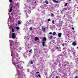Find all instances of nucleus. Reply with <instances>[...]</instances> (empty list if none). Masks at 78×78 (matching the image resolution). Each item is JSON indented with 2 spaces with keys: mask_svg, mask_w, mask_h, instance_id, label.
<instances>
[{
  "mask_svg": "<svg viewBox=\"0 0 78 78\" xmlns=\"http://www.w3.org/2000/svg\"><path fill=\"white\" fill-rule=\"evenodd\" d=\"M14 28H16V27H14Z\"/></svg>",
  "mask_w": 78,
  "mask_h": 78,
  "instance_id": "37998d69",
  "label": "nucleus"
},
{
  "mask_svg": "<svg viewBox=\"0 0 78 78\" xmlns=\"http://www.w3.org/2000/svg\"><path fill=\"white\" fill-rule=\"evenodd\" d=\"M54 63H55V64H56V63H55V62Z\"/></svg>",
  "mask_w": 78,
  "mask_h": 78,
  "instance_id": "a18cd8bd",
  "label": "nucleus"
},
{
  "mask_svg": "<svg viewBox=\"0 0 78 78\" xmlns=\"http://www.w3.org/2000/svg\"><path fill=\"white\" fill-rule=\"evenodd\" d=\"M16 30H19V27H16Z\"/></svg>",
  "mask_w": 78,
  "mask_h": 78,
  "instance_id": "2eb2a0df",
  "label": "nucleus"
},
{
  "mask_svg": "<svg viewBox=\"0 0 78 78\" xmlns=\"http://www.w3.org/2000/svg\"><path fill=\"white\" fill-rule=\"evenodd\" d=\"M38 76L39 77H41V75L40 74H38Z\"/></svg>",
  "mask_w": 78,
  "mask_h": 78,
  "instance_id": "a878e982",
  "label": "nucleus"
},
{
  "mask_svg": "<svg viewBox=\"0 0 78 78\" xmlns=\"http://www.w3.org/2000/svg\"><path fill=\"white\" fill-rule=\"evenodd\" d=\"M73 55H75V52H73Z\"/></svg>",
  "mask_w": 78,
  "mask_h": 78,
  "instance_id": "7c9ffc66",
  "label": "nucleus"
},
{
  "mask_svg": "<svg viewBox=\"0 0 78 78\" xmlns=\"http://www.w3.org/2000/svg\"><path fill=\"white\" fill-rule=\"evenodd\" d=\"M17 75H20V73L19 72L18 73Z\"/></svg>",
  "mask_w": 78,
  "mask_h": 78,
  "instance_id": "aec40b11",
  "label": "nucleus"
},
{
  "mask_svg": "<svg viewBox=\"0 0 78 78\" xmlns=\"http://www.w3.org/2000/svg\"><path fill=\"white\" fill-rule=\"evenodd\" d=\"M47 41V38L45 37H44L42 41H44V42H45V41Z\"/></svg>",
  "mask_w": 78,
  "mask_h": 78,
  "instance_id": "f03ea898",
  "label": "nucleus"
},
{
  "mask_svg": "<svg viewBox=\"0 0 78 78\" xmlns=\"http://www.w3.org/2000/svg\"><path fill=\"white\" fill-rule=\"evenodd\" d=\"M16 67L17 68H18V69H20V66H19L17 65Z\"/></svg>",
  "mask_w": 78,
  "mask_h": 78,
  "instance_id": "ddd939ff",
  "label": "nucleus"
},
{
  "mask_svg": "<svg viewBox=\"0 0 78 78\" xmlns=\"http://www.w3.org/2000/svg\"><path fill=\"white\" fill-rule=\"evenodd\" d=\"M56 34V32H54L53 34V36H55Z\"/></svg>",
  "mask_w": 78,
  "mask_h": 78,
  "instance_id": "f8f14e48",
  "label": "nucleus"
},
{
  "mask_svg": "<svg viewBox=\"0 0 78 78\" xmlns=\"http://www.w3.org/2000/svg\"><path fill=\"white\" fill-rule=\"evenodd\" d=\"M18 25H20V22L18 21Z\"/></svg>",
  "mask_w": 78,
  "mask_h": 78,
  "instance_id": "f3484780",
  "label": "nucleus"
},
{
  "mask_svg": "<svg viewBox=\"0 0 78 78\" xmlns=\"http://www.w3.org/2000/svg\"><path fill=\"white\" fill-rule=\"evenodd\" d=\"M36 77H37V78L38 77V76L37 75L36 76Z\"/></svg>",
  "mask_w": 78,
  "mask_h": 78,
  "instance_id": "f704fd0d",
  "label": "nucleus"
},
{
  "mask_svg": "<svg viewBox=\"0 0 78 78\" xmlns=\"http://www.w3.org/2000/svg\"><path fill=\"white\" fill-rule=\"evenodd\" d=\"M34 3H36V2L35 1V2H34Z\"/></svg>",
  "mask_w": 78,
  "mask_h": 78,
  "instance_id": "c9c22d12",
  "label": "nucleus"
},
{
  "mask_svg": "<svg viewBox=\"0 0 78 78\" xmlns=\"http://www.w3.org/2000/svg\"><path fill=\"white\" fill-rule=\"evenodd\" d=\"M48 22H50V21H51V20H50V19H48Z\"/></svg>",
  "mask_w": 78,
  "mask_h": 78,
  "instance_id": "4be33fe9",
  "label": "nucleus"
},
{
  "mask_svg": "<svg viewBox=\"0 0 78 78\" xmlns=\"http://www.w3.org/2000/svg\"><path fill=\"white\" fill-rule=\"evenodd\" d=\"M56 78H58V76H56Z\"/></svg>",
  "mask_w": 78,
  "mask_h": 78,
  "instance_id": "58836bf2",
  "label": "nucleus"
},
{
  "mask_svg": "<svg viewBox=\"0 0 78 78\" xmlns=\"http://www.w3.org/2000/svg\"><path fill=\"white\" fill-rule=\"evenodd\" d=\"M11 15H12V16H13V13H12V12L11 13Z\"/></svg>",
  "mask_w": 78,
  "mask_h": 78,
  "instance_id": "cd10ccee",
  "label": "nucleus"
},
{
  "mask_svg": "<svg viewBox=\"0 0 78 78\" xmlns=\"http://www.w3.org/2000/svg\"><path fill=\"white\" fill-rule=\"evenodd\" d=\"M53 16V13L51 14V16Z\"/></svg>",
  "mask_w": 78,
  "mask_h": 78,
  "instance_id": "2f4dec72",
  "label": "nucleus"
},
{
  "mask_svg": "<svg viewBox=\"0 0 78 78\" xmlns=\"http://www.w3.org/2000/svg\"><path fill=\"white\" fill-rule=\"evenodd\" d=\"M38 40H39V38L37 37H36L35 38V41H38Z\"/></svg>",
  "mask_w": 78,
  "mask_h": 78,
  "instance_id": "20e7f679",
  "label": "nucleus"
},
{
  "mask_svg": "<svg viewBox=\"0 0 78 78\" xmlns=\"http://www.w3.org/2000/svg\"><path fill=\"white\" fill-rule=\"evenodd\" d=\"M39 73V72H36V73Z\"/></svg>",
  "mask_w": 78,
  "mask_h": 78,
  "instance_id": "bb28decb",
  "label": "nucleus"
},
{
  "mask_svg": "<svg viewBox=\"0 0 78 78\" xmlns=\"http://www.w3.org/2000/svg\"><path fill=\"white\" fill-rule=\"evenodd\" d=\"M45 41H43L42 43V44L43 47H45Z\"/></svg>",
  "mask_w": 78,
  "mask_h": 78,
  "instance_id": "7ed1b4c3",
  "label": "nucleus"
},
{
  "mask_svg": "<svg viewBox=\"0 0 78 78\" xmlns=\"http://www.w3.org/2000/svg\"><path fill=\"white\" fill-rule=\"evenodd\" d=\"M53 2H56L57 3H58V1H56V0H53Z\"/></svg>",
  "mask_w": 78,
  "mask_h": 78,
  "instance_id": "1a4fd4ad",
  "label": "nucleus"
},
{
  "mask_svg": "<svg viewBox=\"0 0 78 78\" xmlns=\"http://www.w3.org/2000/svg\"><path fill=\"white\" fill-rule=\"evenodd\" d=\"M53 38V36H51L49 37V39H52V38Z\"/></svg>",
  "mask_w": 78,
  "mask_h": 78,
  "instance_id": "9b49d317",
  "label": "nucleus"
},
{
  "mask_svg": "<svg viewBox=\"0 0 78 78\" xmlns=\"http://www.w3.org/2000/svg\"><path fill=\"white\" fill-rule=\"evenodd\" d=\"M77 48L78 49V46L77 47Z\"/></svg>",
  "mask_w": 78,
  "mask_h": 78,
  "instance_id": "4c0bfd02",
  "label": "nucleus"
},
{
  "mask_svg": "<svg viewBox=\"0 0 78 78\" xmlns=\"http://www.w3.org/2000/svg\"><path fill=\"white\" fill-rule=\"evenodd\" d=\"M15 37H16V34H15L14 33H13L12 34V38L14 39Z\"/></svg>",
  "mask_w": 78,
  "mask_h": 78,
  "instance_id": "f257e3e1",
  "label": "nucleus"
},
{
  "mask_svg": "<svg viewBox=\"0 0 78 78\" xmlns=\"http://www.w3.org/2000/svg\"><path fill=\"white\" fill-rule=\"evenodd\" d=\"M45 3L46 4H48V2L47 0L45 1Z\"/></svg>",
  "mask_w": 78,
  "mask_h": 78,
  "instance_id": "4468645a",
  "label": "nucleus"
},
{
  "mask_svg": "<svg viewBox=\"0 0 78 78\" xmlns=\"http://www.w3.org/2000/svg\"><path fill=\"white\" fill-rule=\"evenodd\" d=\"M30 64H33V62L32 61L31 62Z\"/></svg>",
  "mask_w": 78,
  "mask_h": 78,
  "instance_id": "5701e85b",
  "label": "nucleus"
},
{
  "mask_svg": "<svg viewBox=\"0 0 78 78\" xmlns=\"http://www.w3.org/2000/svg\"><path fill=\"white\" fill-rule=\"evenodd\" d=\"M65 6H67V3H65Z\"/></svg>",
  "mask_w": 78,
  "mask_h": 78,
  "instance_id": "412c9836",
  "label": "nucleus"
},
{
  "mask_svg": "<svg viewBox=\"0 0 78 78\" xmlns=\"http://www.w3.org/2000/svg\"><path fill=\"white\" fill-rule=\"evenodd\" d=\"M62 46H64V44H62Z\"/></svg>",
  "mask_w": 78,
  "mask_h": 78,
  "instance_id": "72a5a7b5",
  "label": "nucleus"
},
{
  "mask_svg": "<svg viewBox=\"0 0 78 78\" xmlns=\"http://www.w3.org/2000/svg\"><path fill=\"white\" fill-rule=\"evenodd\" d=\"M42 30L44 32V31H45V27H43L42 28Z\"/></svg>",
  "mask_w": 78,
  "mask_h": 78,
  "instance_id": "423d86ee",
  "label": "nucleus"
},
{
  "mask_svg": "<svg viewBox=\"0 0 78 78\" xmlns=\"http://www.w3.org/2000/svg\"><path fill=\"white\" fill-rule=\"evenodd\" d=\"M12 7H11L9 11V12H11L12 11Z\"/></svg>",
  "mask_w": 78,
  "mask_h": 78,
  "instance_id": "0eeeda50",
  "label": "nucleus"
},
{
  "mask_svg": "<svg viewBox=\"0 0 78 78\" xmlns=\"http://www.w3.org/2000/svg\"><path fill=\"white\" fill-rule=\"evenodd\" d=\"M67 9L66 8H64L63 9V11H67Z\"/></svg>",
  "mask_w": 78,
  "mask_h": 78,
  "instance_id": "9d476101",
  "label": "nucleus"
},
{
  "mask_svg": "<svg viewBox=\"0 0 78 78\" xmlns=\"http://www.w3.org/2000/svg\"><path fill=\"white\" fill-rule=\"evenodd\" d=\"M61 34H62V33H59L58 35V37H61Z\"/></svg>",
  "mask_w": 78,
  "mask_h": 78,
  "instance_id": "39448f33",
  "label": "nucleus"
},
{
  "mask_svg": "<svg viewBox=\"0 0 78 78\" xmlns=\"http://www.w3.org/2000/svg\"><path fill=\"white\" fill-rule=\"evenodd\" d=\"M67 35H69V34H67Z\"/></svg>",
  "mask_w": 78,
  "mask_h": 78,
  "instance_id": "79ce46f5",
  "label": "nucleus"
},
{
  "mask_svg": "<svg viewBox=\"0 0 78 78\" xmlns=\"http://www.w3.org/2000/svg\"><path fill=\"white\" fill-rule=\"evenodd\" d=\"M69 1H71V0H68Z\"/></svg>",
  "mask_w": 78,
  "mask_h": 78,
  "instance_id": "ea45409f",
  "label": "nucleus"
},
{
  "mask_svg": "<svg viewBox=\"0 0 78 78\" xmlns=\"http://www.w3.org/2000/svg\"><path fill=\"white\" fill-rule=\"evenodd\" d=\"M52 34V33H51V32L49 33V34Z\"/></svg>",
  "mask_w": 78,
  "mask_h": 78,
  "instance_id": "c85d7f7f",
  "label": "nucleus"
},
{
  "mask_svg": "<svg viewBox=\"0 0 78 78\" xmlns=\"http://www.w3.org/2000/svg\"><path fill=\"white\" fill-rule=\"evenodd\" d=\"M75 78H78V76H76L75 77Z\"/></svg>",
  "mask_w": 78,
  "mask_h": 78,
  "instance_id": "473e14b6",
  "label": "nucleus"
},
{
  "mask_svg": "<svg viewBox=\"0 0 78 78\" xmlns=\"http://www.w3.org/2000/svg\"><path fill=\"white\" fill-rule=\"evenodd\" d=\"M52 23H53V24H55V21H54V20H53L52 21Z\"/></svg>",
  "mask_w": 78,
  "mask_h": 78,
  "instance_id": "6ab92c4d",
  "label": "nucleus"
},
{
  "mask_svg": "<svg viewBox=\"0 0 78 78\" xmlns=\"http://www.w3.org/2000/svg\"><path fill=\"white\" fill-rule=\"evenodd\" d=\"M31 0H30V1H29V2H31Z\"/></svg>",
  "mask_w": 78,
  "mask_h": 78,
  "instance_id": "e433bc0d",
  "label": "nucleus"
},
{
  "mask_svg": "<svg viewBox=\"0 0 78 78\" xmlns=\"http://www.w3.org/2000/svg\"><path fill=\"white\" fill-rule=\"evenodd\" d=\"M9 2H12V0H9Z\"/></svg>",
  "mask_w": 78,
  "mask_h": 78,
  "instance_id": "393cba45",
  "label": "nucleus"
},
{
  "mask_svg": "<svg viewBox=\"0 0 78 78\" xmlns=\"http://www.w3.org/2000/svg\"><path fill=\"white\" fill-rule=\"evenodd\" d=\"M56 48H58V47H56Z\"/></svg>",
  "mask_w": 78,
  "mask_h": 78,
  "instance_id": "a19ab883",
  "label": "nucleus"
},
{
  "mask_svg": "<svg viewBox=\"0 0 78 78\" xmlns=\"http://www.w3.org/2000/svg\"><path fill=\"white\" fill-rule=\"evenodd\" d=\"M32 29H33V28H32V27H30V28L29 30H30V31H31V30H32Z\"/></svg>",
  "mask_w": 78,
  "mask_h": 78,
  "instance_id": "a211bd4d",
  "label": "nucleus"
},
{
  "mask_svg": "<svg viewBox=\"0 0 78 78\" xmlns=\"http://www.w3.org/2000/svg\"><path fill=\"white\" fill-rule=\"evenodd\" d=\"M73 45L74 46H75V45H76V43L74 42L73 43Z\"/></svg>",
  "mask_w": 78,
  "mask_h": 78,
  "instance_id": "6e6552de",
  "label": "nucleus"
},
{
  "mask_svg": "<svg viewBox=\"0 0 78 78\" xmlns=\"http://www.w3.org/2000/svg\"><path fill=\"white\" fill-rule=\"evenodd\" d=\"M12 32H14V28H12Z\"/></svg>",
  "mask_w": 78,
  "mask_h": 78,
  "instance_id": "dca6fc26",
  "label": "nucleus"
},
{
  "mask_svg": "<svg viewBox=\"0 0 78 78\" xmlns=\"http://www.w3.org/2000/svg\"><path fill=\"white\" fill-rule=\"evenodd\" d=\"M31 51H32V49H30V51H29V53H30V52H31Z\"/></svg>",
  "mask_w": 78,
  "mask_h": 78,
  "instance_id": "b1692460",
  "label": "nucleus"
},
{
  "mask_svg": "<svg viewBox=\"0 0 78 78\" xmlns=\"http://www.w3.org/2000/svg\"><path fill=\"white\" fill-rule=\"evenodd\" d=\"M11 56H12V54H11Z\"/></svg>",
  "mask_w": 78,
  "mask_h": 78,
  "instance_id": "c03bdc74",
  "label": "nucleus"
},
{
  "mask_svg": "<svg viewBox=\"0 0 78 78\" xmlns=\"http://www.w3.org/2000/svg\"><path fill=\"white\" fill-rule=\"evenodd\" d=\"M71 28H72V30H74V28H73V27H72Z\"/></svg>",
  "mask_w": 78,
  "mask_h": 78,
  "instance_id": "c756f323",
  "label": "nucleus"
}]
</instances>
